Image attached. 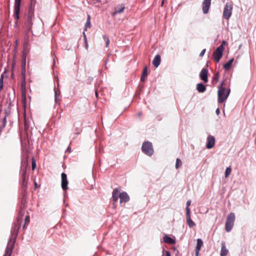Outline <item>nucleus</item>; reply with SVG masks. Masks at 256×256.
Instances as JSON below:
<instances>
[{
    "mask_svg": "<svg viewBox=\"0 0 256 256\" xmlns=\"http://www.w3.org/2000/svg\"><path fill=\"white\" fill-rule=\"evenodd\" d=\"M18 223L17 224H16L11 230V232H12V234H13V235H14V234L17 235L18 231L20 228V218H18Z\"/></svg>",
    "mask_w": 256,
    "mask_h": 256,
    "instance_id": "obj_15",
    "label": "nucleus"
},
{
    "mask_svg": "<svg viewBox=\"0 0 256 256\" xmlns=\"http://www.w3.org/2000/svg\"><path fill=\"white\" fill-rule=\"evenodd\" d=\"M228 252V250L226 248V242L224 241L222 242V248L220 250V256H226Z\"/></svg>",
    "mask_w": 256,
    "mask_h": 256,
    "instance_id": "obj_14",
    "label": "nucleus"
},
{
    "mask_svg": "<svg viewBox=\"0 0 256 256\" xmlns=\"http://www.w3.org/2000/svg\"><path fill=\"white\" fill-rule=\"evenodd\" d=\"M215 144V138L213 136L209 135L207 138L206 148L210 149L214 147Z\"/></svg>",
    "mask_w": 256,
    "mask_h": 256,
    "instance_id": "obj_10",
    "label": "nucleus"
},
{
    "mask_svg": "<svg viewBox=\"0 0 256 256\" xmlns=\"http://www.w3.org/2000/svg\"><path fill=\"white\" fill-rule=\"evenodd\" d=\"M90 26H91V25H90V16L88 15V18H87V20H86V24H85L84 30H86L87 28H90Z\"/></svg>",
    "mask_w": 256,
    "mask_h": 256,
    "instance_id": "obj_25",
    "label": "nucleus"
},
{
    "mask_svg": "<svg viewBox=\"0 0 256 256\" xmlns=\"http://www.w3.org/2000/svg\"><path fill=\"white\" fill-rule=\"evenodd\" d=\"M6 124V116H4L2 119V124L1 126L2 128H4Z\"/></svg>",
    "mask_w": 256,
    "mask_h": 256,
    "instance_id": "obj_34",
    "label": "nucleus"
},
{
    "mask_svg": "<svg viewBox=\"0 0 256 256\" xmlns=\"http://www.w3.org/2000/svg\"><path fill=\"white\" fill-rule=\"evenodd\" d=\"M142 115V112H139L136 114V116H138V118H139Z\"/></svg>",
    "mask_w": 256,
    "mask_h": 256,
    "instance_id": "obj_44",
    "label": "nucleus"
},
{
    "mask_svg": "<svg viewBox=\"0 0 256 256\" xmlns=\"http://www.w3.org/2000/svg\"><path fill=\"white\" fill-rule=\"evenodd\" d=\"M95 94H96V96L97 97V96H98V92H96V91Z\"/></svg>",
    "mask_w": 256,
    "mask_h": 256,
    "instance_id": "obj_50",
    "label": "nucleus"
},
{
    "mask_svg": "<svg viewBox=\"0 0 256 256\" xmlns=\"http://www.w3.org/2000/svg\"><path fill=\"white\" fill-rule=\"evenodd\" d=\"M226 81V80H222L218 87V102L220 104L227 100L230 92L229 84H227Z\"/></svg>",
    "mask_w": 256,
    "mask_h": 256,
    "instance_id": "obj_1",
    "label": "nucleus"
},
{
    "mask_svg": "<svg viewBox=\"0 0 256 256\" xmlns=\"http://www.w3.org/2000/svg\"><path fill=\"white\" fill-rule=\"evenodd\" d=\"M26 169H23L22 170V186H26V184L28 183V180L26 178Z\"/></svg>",
    "mask_w": 256,
    "mask_h": 256,
    "instance_id": "obj_18",
    "label": "nucleus"
},
{
    "mask_svg": "<svg viewBox=\"0 0 256 256\" xmlns=\"http://www.w3.org/2000/svg\"><path fill=\"white\" fill-rule=\"evenodd\" d=\"M216 113L217 115H218L220 113V110L219 108H218L216 110Z\"/></svg>",
    "mask_w": 256,
    "mask_h": 256,
    "instance_id": "obj_41",
    "label": "nucleus"
},
{
    "mask_svg": "<svg viewBox=\"0 0 256 256\" xmlns=\"http://www.w3.org/2000/svg\"><path fill=\"white\" fill-rule=\"evenodd\" d=\"M206 49L202 50V52H200V57L203 56L206 52Z\"/></svg>",
    "mask_w": 256,
    "mask_h": 256,
    "instance_id": "obj_38",
    "label": "nucleus"
},
{
    "mask_svg": "<svg viewBox=\"0 0 256 256\" xmlns=\"http://www.w3.org/2000/svg\"><path fill=\"white\" fill-rule=\"evenodd\" d=\"M125 6L124 4H122L120 5H118L115 8V10L113 12L112 15L115 16L118 14H120L123 12Z\"/></svg>",
    "mask_w": 256,
    "mask_h": 256,
    "instance_id": "obj_16",
    "label": "nucleus"
},
{
    "mask_svg": "<svg viewBox=\"0 0 256 256\" xmlns=\"http://www.w3.org/2000/svg\"><path fill=\"white\" fill-rule=\"evenodd\" d=\"M140 80L142 82L144 81V68L142 69Z\"/></svg>",
    "mask_w": 256,
    "mask_h": 256,
    "instance_id": "obj_37",
    "label": "nucleus"
},
{
    "mask_svg": "<svg viewBox=\"0 0 256 256\" xmlns=\"http://www.w3.org/2000/svg\"><path fill=\"white\" fill-rule=\"evenodd\" d=\"M2 90V88H0V92Z\"/></svg>",
    "mask_w": 256,
    "mask_h": 256,
    "instance_id": "obj_53",
    "label": "nucleus"
},
{
    "mask_svg": "<svg viewBox=\"0 0 256 256\" xmlns=\"http://www.w3.org/2000/svg\"><path fill=\"white\" fill-rule=\"evenodd\" d=\"M211 4V0H204L202 2V12L204 14H207L208 12L209 9Z\"/></svg>",
    "mask_w": 256,
    "mask_h": 256,
    "instance_id": "obj_9",
    "label": "nucleus"
},
{
    "mask_svg": "<svg viewBox=\"0 0 256 256\" xmlns=\"http://www.w3.org/2000/svg\"><path fill=\"white\" fill-rule=\"evenodd\" d=\"M235 220V214L233 212H230L228 214L225 224V229L227 232H230L233 228Z\"/></svg>",
    "mask_w": 256,
    "mask_h": 256,
    "instance_id": "obj_2",
    "label": "nucleus"
},
{
    "mask_svg": "<svg viewBox=\"0 0 256 256\" xmlns=\"http://www.w3.org/2000/svg\"><path fill=\"white\" fill-rule=\"evenodd\" d=\"M164 0H163L162 2V6H163V4H164Z\"/></svg>",
    "mask_w": 256,
    "mask_h": 256,
    "instance_id": "obj_51",
    "label": "nucleus"
},
{
    "mask_svg": "<svg viewBox=\"0 0 256 256\" xmlns=\"http://www.w3.org/2000/svg\"><path fill=\"white\" fill-rule=\"evenodd\" d=\"M102 38L106 42V46L108 48L109 46L110 42V39L106 35H104Z\"/></svg>",
    "mask_w": 256,
    "mask_h": 256,
    "instance_id": "obj_27",
    "label": "nucleus"
},
{
    "mask_svg": "<svg viewBox=\"0 0 256 256\" xmlns=\"http://www.w3.org/2000/svg\"><path fill=\"white\" fill-rule=\"evenodd\" d=\"M226 44V42L225 40H223L222 42V43L220 45H222V46Z\"/></svg>",
    "mask_w": 256,
    "mask_h": 256,
    "instance_id": "obj_48",
    "label": "nucleus"
},
{
    "mask_svg": "<svg viewBox=\"0 0 256 256\" xmlns=\"http://www.w3.org/2000/svg\"><path fill=\"white\" fill-rule=\"evenodd\" d=\"M208 70L206 68H202L200 72V76L204 82H208Z\"/></svg>",
    "mask_w": 256,
    "mask_h": 256,
    "instance_id": "obj_11",
    "label": "nucleus"
},
{
    "mask_svg": "<svg viewBox=\"0 0 256 256\" xmlns=\"http://www.w3.org/2000/svg\"><path fill=\"white\" fill-rule=\"evenodd\" d=\"M232 5L230 2H226L224 6L223 17L226 20H228L232 14Z\"/></svg>",
    "mask_w": 256,
    "mask_h": 256,
    "instance_id": "obj_3",
    "label": "nucleus"
},
{
    "mask_svg": "<svg viewBox=\"0 0 256 256\" xmlns=\"http://www.w3.org/2000/svg\"><path fill=\"white\" fill-rule=\"evenodd\" d=\"M202 244H203V242L202 240V239L198 238L197 240V242H196V249H198V250H200Z\"/></svg>",
    "mask_w": 256,
    "mask_h": 256,
    "instance_id": "obj_24",
    "label": "nucleus"
},
{
    "mask_svg": "<svg viewBox=\"0 0 256 256\" xmlns=\"http://www.w3.org/2000/svg\"><path fill=\"white\" fill-rule=\"evenodd\" d=\"M200 250H198V249H196V256H198Z\"/></svg>",
    "mask_w": 256,
    "mask_h": 256,
    "instance_id": "obj_43",
    "label": "nucleus"
},
{
    "mask_svg": "<svg viewBox=\"0 0 256 256\" xmlns=\"http://www.w3.org/2000/svg\"><path fill=\"white\" fill-rule=\"evenodd\" d=\"M2 90V88H0V92Z\"/></svg>",
    "mask_w": 256,
    "mask_h": 256,
    "instance_id": "obj_54",
    "label": "nucleus"
},
{
    "mask_svg": "<svg viewBox=\"0 0 256 256\" xmlns=\"http://www.w3.org/2000/svg\"><path fill=\"white\" fill-rule=\"evenodd\" d=\"M25 222L26 223H28L30 222V217L27 216L25 218Z\"/></svg>",
    "mask_w": 256,
    "mask_h": 256,
    "instance_id": "obj_39",
    "label": "nucleus"
},
{
    "mask_svg": "<svg viewBox=\"0 0 256 256\" xmlns=\"http://www.w3.org/2000/svg\"><path fill=\"white\" fill-rule=\"evenodd\" d=\"M187 224L190 228H192L195 226V223L190 218V214H186Z\"/></svg>",
    "mask_w": 256,
    "mask_h": 256,
    "instance_id": "obj_19",
    "label": "nucleus"
},
{
    "mask_svg": "<svg viewBox=\"0 0 256 256\" xmlns=\"http://www.w3.org/2000/svg\"><path fill=\"white\" fill-rule=\"evenodd\" d=\"M166 256H170V252L168 250L166 251Z\"/></svg>",
    "mask_w": 256,
    "mask_h": 256,
    "instance_id": "obj_42",
    "label": "nucleus"
},
{
    "mask_svg": "<svg viewBox=\"0 0 256 256\" xmlns=\"http://www.w3.org/2000/svg\"><path fill=\"white\" fill-rule=\"evenodd\" d=\"M164 242L168 244H174L175 241L174 239L168 236H165L163 237Z\"/></svg>",
    "mask_w": 256,
    "mask_h": 256,
    "instance_id": "obj_20",
    "label": "nucleus"
},
{
    "mask_svg": "<svg viewBox=\"0 0 256 256\" xmlns=\"http://www.w3.org/2000/svg\"><path fill=\"white\" fill-rule=\"evenodd\" d=\"M144 142L142 144V152H144Z\"/></svg>",
    "mask_w": 256,
    "mask_h": 256,
    "instance_id": "obj_45",
    "label": "nucleus"
},
{
    "mask_svg": "<svg viewBox=\"0 0 256 256\" xmlns=\"http://www.w3.org/2000/svg\"><path fill=\"white\" fill-rule=\"evenodd\" d=\"M190 204H191V200H188L187 201V202H186V214H190Z\"/></svg>",
    "mask_w": 256,
    "mask_h": 256,
    "instance_id": "obj_26",
    "label": "nucleus"
},
{
    "mask_svg": "<svg viewBox=\"0 0 256 256\" xmlns=\"http://www.w3.org/2000/svg\"><path fill=\"white\" fill-rule=\"evenodd\" d=\"M147 75V67L146 66H145V77Z\"/></svg>",
    "mask_w": 256,
    "mask_h": 256,
    "instance_id": "obj_47",
    "label": "nucleus"
},
{
    "mask_svg": "<svg viewBox=\"0 0 256 256\" xmlns=\"http://www.w3.org/2000/svg\"><path fill=\"white\" fill-rule=\"evenodd\" d=\"M154 153V150L152 142L145 141V154L152 156Z\"/></svg>",
    "mask_w": 256,
    "mask_h": 256,
    "instance_id": "obj_5",
    "label": "nucleus"
},
{
    "mask_svg": "<svg viewBox=\"0 0 256 256\" xmlns=\"http://www.w3.org/2000/svg\"><path fill=\"white\" fill-rule=\"evenodd\" d=\"M182 165V162L179 158L176 160V168L178 169Z\"/></svg>",
    "mask_w": 256,
    "mask_h": 256,
    "instance_id": "obj_29",
    "label": "nucleus"
},
{
    "mask_svg": "<svg viewBox=\"0 0 256 256\" xmlns=\"http://www.w3.org/2000/svg\"><path fill=\"white\" fill-rule=\"evenodd\" d=\"M120 204L126 203L130 200V197L126 192H123L120 193Z\"/></svg>",
    "mask_w": 256,
    "mask_h": 256,
    "instance_id": "obj_12",
    "label": "nucleus"
},
{
    "mask_svg": "<svg viewBox=\"0 0 256 256\" xmlns=\"http://www.w3.org/2000/svg\"><path fill=\"white\" fill-rule=\"evenodd\" d=\"M67 150H70V147L68 146L67 148Z\"/></svg>",
    "mask_w": 256,
    "mask_h": 256,
    "instance_id": "obj_52",
    "label": "nucleus"
},
{
    "mask_svg": "<svg viewBox=\"0 0 256 256\" xmlns=\"http://www.w3.org/2000/svg\"><path fill=\"white\" fill-rule=\"evenodd\" d=\"M61 178H62V188L64 190L66 191L68 189V180L67 179V176L66 174L62 172L61 174Z\"/></svg>",
    "mask_w": 256,
    "mask_h": 256,
    "instance_id": "obj_8",
    "label": "nucleus"
},
{
    "mask_svg": "<svg viewBox=\"0 0 256 256\" xmlns=\"http://www.w3.org/2000/svg\"><path fill=\"white\" fill-rule=\"evenodd\" d=\"M34 12L32 10H30L28 12V14L27 16L26 20V22L28 25V31H30L32 30V19L34 18Z\"/></svg>",
    "mask_w": 256,
    "mask_h": 256,
    "instance_id": "obj_6",
    "label": "nucleus"
},
{
    "mask_svg": "<svg viewBox=\"0 0 256 256\" xmlns=\"http://www.w3.org/2000/svg\"><path fill=\"white\" fill-rule=\"evenodd\" d=\"M24 211L23 209H21L20 212V220H22V216L24 215Z\"/></svg>",
    "mask_w": 256,
    "mask_h": 256,
    "instance_id": "obj_36",
    "label": "nucleus"
},
{
    "mask_svg": "<svg viewBox=\"0 0 256 256\" xmlns=\"http://www.w3.org/2000/svg\"><path fill=\"white\" fill-rule=\"evenodd\" d=\"M224 50V46L220 45L214 52L212 56L216 62H218L220 58H222Z\"/></svg>",
    "mask_w": 256,
    "mask_h": 256,
    "instance_id": "obj_4",
    "label": "nucleus"
},
{
    "mask_svg": "<svg viewBox=\"0 0 256 256\" xmlns=\"http://www.w3.org/2000/svg\"><path fill=\"white\" fill-rule=\"evenodd\" d=\"M12 251V247L9 248L8 246L6 250V254H8V256H10Z\"/></svg>",
    "mask_w": 256,
    "mask_h": 256,
    "instance_id": "obj_31",
    "label": "nucleus"
},
{
    "mask_svg": "<svg viewBox=\"0 0 256 256\" xmlns=\"http://www.w3.org/2000/svg\"><path fill=\"white\" fill-rule=\"evenodd\" d=\"M234 59L233 58L228 60L226 64L224 66V68L226 70H228L231 68L232 63L234 62Z\"/></svg>",
    "mask_w": 256,
    "mask_h": 256,
    "instance_id": "obj_23",
    "label": "nucleus"
},
{
    "mask_svg": "<svg viewBox=\"0 0 256 256\" xmlns=\"http://www.w3.org/2000/svg\"><path fill=\"white\" fill-rule=\"evenodd\" d=\"M25 67H26V60L22 61V74L23 76L24 80L25 81Z\"/></svg>",
    "mask_w": 256,
    "mask_h": 256,
    "instance_id": "obj_28",
    "label": "nucleus"
},
{
    "mask_svg": "<svg viewBox=\"0 0 256 256\" xmlns=\"http://www.w3.org/2000/svg\"><path fill=\"white\" fill-rule=\"evenodd\" d=\"M84 44H85V47H86V49H88V42H84Z\"/></svg>",
    "mask_w": 256,
    "mask_h": 256,
    "instance_id": "obj_46",
    "label": "nucleus"
},
{
    "mask_svg": "<svg viewBox=\"0 0 256 256\" xmlns=\"http://www.w3.org/2000/svg\"><path fill=\"white\" fill-rule=\"evenodd\" d=\"M3 81H4V76L2 74L0 76V88H3Z\"/></svg>",
    "mask_w": 256,
    "mask_h": 256,
    "instance_id": "obj_33",
    "label": "nucleus"
},
{
    "mask_svg": "<svg viewBox=\"0 0 256 256\" xmlns=\"http://www.w3.org/2000/svg\"><path fill=\"white\" fill-rule=\"evenodd\" d=\"M21 0H14V16L16 19L18 20L20 18L19 14L20 12Z\"/></svg>",
    "mask_w": 256,
    "mask_h": 256,
    "instance_id": "obj_7",
    "label": "nucleus"
},
{
    "mask_svg": "<svg viewBox=\"0 0 256 256\" xmlns=\"http://www.w3.org/2000/svg\"><path fill=\"white\" fill-rule=\"evenodd\" d=\"M161 61L160 56L159 54H156L152 61V64L154 67L158 68L160 64Z\"/></svg>",
    "mask_w": 256,
    "mask_h": 256,
    "instance_id": "obj_17",
    "label": "nucleus"
},
{
    "mask_svg": "<svg viewBox=\"0 0 256 256\" xmlns=\"http://www.w3.org/2000/svg\"><path fill=\"white\" fill-rule=\"evenodd\" d=\"M25 39H26V40H28V36L27 34H26L25 36Z\"/></svg>",
    "mask_w": 256,
    "mask_h": 256,
    "instance_id": "obj_49",
    "label": "nucleus"
},
{
    "mask_svg": "<svg viewBox=\"0 0 256 256\" xmlns=\"http://www.w3.org/2000/svg\"><path fill=\"white\" fill-rule=\"evenodd\" d=\"M83 35H84V42H88L87 41L86 36V34H85L84 32H83Z\"/></svg>",
    "mask_w": 256,
    "mask_h": 256,
    "instance_id": "obj_40",
    "label": "nucleus"
},
{
    "mask_svg": "<svg viewBox=\"0 0 256 256\" xmlns=\"http://www.w3.org/2000/svg\"><path fill=\"white\" fill-rule=\"evenodd\" d=\"M220 78V72H217L214 76L212 78V84L213 85H215L218 81Z\"/></svg>",
    "mask_w": 256,
    "mask_h": 256,
    "instance_id": "obj_22",
    "label": "nucleus"
},
{
    "mask_svg": "<svg viewBox=\"0 0 256 256\" xmlns=\"http://www.w3.org/2000/svg\"><path fill=\"white\" fill-rule=\"evenodd\" d=\"M196 89L200 92H204L206 90V86L202 83H199L196 86Z\"/></svg>",
    "mask_w": 256,
    "mask_h": 256,
    "instance_id": "obj_21",
    "label": "nucleus"
},
{
    "mask_svg": "<svg viewBox=\"0 0 256 256\" xmlns=\"http://www.w3.org/2000/svg\"><path fill=\"white\" fill-rule=\"evenodd\" d=\"M54 100L56 104L59 103V102L60 101V98H58V92L56 91H55V93H54Z\"/></svg>",
    "mask_w": 256,
    "mask_h": 256,
    "instance_id": "obj_32",
    "label": "nucleus"
},
{
    "mask_svg": "<svg viewBox=\"0 0 256 256\" xmlns=\"http://www.w3.org/2000/svg\"><path fill=\"white\" fill-rule=\"evenodd\" d=\"M120 191L118 188L114 190L112 192V198L114 204L116 202L118 201V198H120Z\"/></svg>",
    "mask_w": 256,
    "mask_h": 256,
    "instance_id": "obj_13",
    "label": "nucleus"
},
{
    "mask_svg": "<svg viewBox=\"0 0 256 256\" xmlns=\"http://www.w3.org/2000/svg\"><path fill=\"white\" fill-rule=\"evenodd\" d=\"M232 171L230 166H228L226 168V171H225V176L226 178H227L230 174Z\"/></svg>",
    "mask_w": 256,
    "mask_h": 256,
    "instance_id": "obj_30",
    "label": "nucleus"
},
{
    "mask_svg": "<svg viewBox=\"0 0 256 256\" xmlns=\"http://www.w3.org/2000/svg\"><path fill=\"white\" fill-rule=\"evenodd\" d=\"M36 166V163L34 159L33 158L32 160V170H34Z\"/></svg>",
    "mask_w": 256,
    "mask_h": 256,
    "instance_id": "obj_35",
    "label": "nucleus"
}]
</instances>
